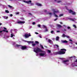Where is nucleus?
<instances>
[{
  "label": "nucleus",
  "instance_id": "21",
  "mask_svg": "<svg viewBox=\"0 0 77 77\" xmlns=\"http://www.w3.org/2000/svg\"><path fill=\"white\" fill-rule=\"evenodd\" d=\"M57 27H62V26L61 25H60L59 24H57Z\"/></svg>",
  "mask_w": 77,
  "mask_h": 77
},
{
  "label": "nucleus",
  "instance_id": "8",
  "mask_svg": "<svg viewBox=\"0 0 77 77\" xmlns=\"http://www.w3.org/2000/svg\"><path fill=\"white\" fill-rule=\"evenodd\" d=\"M32 35H31V34H30V33L29 34H25V36L26 38H29V36H31Z\"/></svg>",
  "mask_w": 77,
  "mask_h": 77
},
{
  "label": "nucleus",
  "instance_id": "38",
  "mask_svg": "<svg viewBox=\"0 0 77 77\" xmlns=\"http://www.w3.org/2000/svg\"><path fill=\"white\" fill-rule=\"evenodd\" d=\"M4 18H5V19H8V17H6V16L4 17Z\"/></svg>",
  "mask_w": 77,
  "mask_h": 77
},
{
  "label": "nucleus",
  "instance_id": "64",
  "mask_svg": "<svg viewBox=\"0 0 77 77\" xmlns=\"http://www.w3.org/2000/svg\"><path fill=\"white\" fill-rule=\"evenodd\" d=\"M60 24H62V22H60Z\"/></svg>",
  "mask_w": 77,
  "mask_h": 77
},
{
  "label": "nucleus",
  "instance_id": "61",
  "mask_svg": "<svg viewBox=\"0 0 77 77\" xmlns=\"http://www.w3.org/2000/svg\"><path fill=\"white\" fill-rule=\"evenodd\" d=\"M1 25H2V23H0V26H1Z\"/></svg>",
  "mask_w": 77,
  "mask_h": 77
},
{
  "label": "nucleus",
  "instance_id": "5",
  "mask_svg": "<svg viewBox=\"0 0 77 77\" xmlns=\"http://www.w3.org/2000/svg\"><path fill=\"white\" fill-rule=\"evenodd\" d=\"M48 43L49 44H51V45H50V44H49V45L50 47H52V44H53V41L52 40H50V39H48Z\"/></svg>",
  "mask_w": 77,
  "mask_h": 77
},
{
  "label": "nucleus",
  "instance_id": "25",
  "mask_svg": "<svg viewBox=\"0 0 77 77\" xmlns=\"http://www.w3.org/2000/svg\"><path fill=\"white\" fill-rule=\"evenodd\" d=\"M5 12H6V13H9V11L8 10H5Z\"/></svg>",
  "mask_w": 77,
  "mask_h": 77
},
{
  "label": "nucleus",
  "instance_id": "29",
  "mask_svg": "<svg viewBox=\"0 0 77 77\" xmlns=\"http://www.w3.org/2000/svg\"><path fill=\"white\" fill-rule=\"evenodd\" d=\"M36 45V44H35V43H33V44H32V46H33V47H35V46Z\"/></svg>",
  "mask_w": 77,
  "mask_h": 77
},
{
  "label": "nucleus",
  "instance_id": "2",
  "mask_svg": "<svg viewBox=\"0 0 77 77\" xmlns=\"http://www.w3.org/2000/svg\"><path fill=\"white\" fill-rule=\"evenodd\" d=\"M52 11H53V14L54 15V17H56V18H57V17H58V16L56 14L59 13V10L56 9H52Z\"/></svg>",
  "mask_w": 77,
  "mask_h": 77
},
{
  "label": "nucleus",
  "instance_id": "52",
  "mask_svg": "<svg viewBox=\"0 0 77 77\" xmlns=\"http://www.w3.org/2000/svg\"><path fill=\"white\" fill-rule=\"evenodd\" d=\"M63 27H66V25H63Z\"/></svg>",
  "mask_w": 77,
  "mask_h": 77
},
{
  "label": "nucleus",
  "instance_id": "54",
  "mask_svg": "<svg viewBox=\"0 0 77 77\" xmlns=\"http://www.w3.org/2000/svg\"><path fill=\"white\" fill-rule=\"evenodd\" d=\"M29 15H32V14L30 13H29Z\"/></svg>",
  "mask_w": 77,
  "mask_h": 77
},
{
  "label": "nucleus",
  "instance_id": "43",
  "mask_svg": "<svg viewBox=\"0 0 77 77\" xmlns=\"http://www.w3.org/2000/svg\"><path fill=\"white\" fill-rule=\"evenodd\" d=\"M50 53H51V51L49 50H48V54H49Z\"/></svg>",
  "mask_w": 77,
  "mask_h": 77
},
{
  "label": "nucleus",
  "instance_id": "53",
  "mask_svg": "<svg viewBox=\"0 0 77 77\" xmlns=\"http://www.w3.org/2000/svg\"><path fill=\"white\" fill-rule=\"evenodd\" d=\"M28 43H32V41L28 42Z\"/></svg>",
  "mask_w": 77,
  "mask_h": 77
},
{
  "label": "nucleus",
  "instance_id": "14",
  "mask_svg": "<svg viewBox=\"0 0 77 77\" xmlns=\"http://www.w3.org/2000/svg\"><path fill=\"white\" fill-rule=\"evenodd\" d=\"M36 5L38 6H42V5L41 4H39V3H36Z\"/></svg>",
  "mask_w": 77,
  "mask_h": 77
},
{
  "label": "nucleus",
  "instance_id": "45",
  "mask_svg": "<svg viewBox=\"0 0 77 77\" xmlns=\"http://www.w3.org/2000/svg\"><path fill=\"white\" fill-rule=\"evenodd\" d=\"M36 24V23H35V22H34L32 23V24L33 25H35V24Z\"/></svg>",
  "mask_w": 77,
  "mask_h": 77
},
{
  "label": "nucleus",
  "instance_id": "46",
  "mask_svg": "<svg viewBox=\"0 0 77 77\" xmlns=\"http://www.w3.org/2000/svg\"><path fill=\"white\" fill-rule=\"evenodd\" d=\"M3 28H4V29H5V30H7V29H6V28L5 27H4Z\"/></svg>",
  "mask_w": 77,
  "mask_h": 77
},
{
  "label": "nucleus",
  "instance_id": "60",
  "mask_svg": "<svg viewBox=\"0 0 77 77\" xmlns=\"http://www.w3.org/2000/svg\"><path fill=\"white\" fill-rule=\"evenodd\" d=\"M21 19H22V20H24V18H21Z\"/></svg>",
  "mask_w": 77,
  "mask_h": 77
},
{
  "label": "nucleus",
  "instance_id": "40",
  "mask_svg": "<svg viewBox=\"0 0 77 77\" xmlns=\"http://www.w3.org/2000/svg\"><path fill=\"white\" fill-rule=\"evenodd\" d=\"M59 59H60V60H63V58H59Z\"/></svg>",
  "mask_w": 77,
  "mask_h": 77
},
{
  "label": "nucleus",
  "instance_id": "34",
  "mask_svg": "<svg viewBox=\"0 0 77 77\" xmlns=\"http://www.w3.org/2000/svg\"><path fill=\"white\" fill-rule=\"evenodd\" d=\"M8 7H9V8H12V6H11V5H8Z\"/></svg>",
  "mask_w": 77,
  "mask_h": 77
},
{
  "label": "nucleus",
  "instance_id": "57",
  "mask_svg": "<svg viewBox=\"0 0 77 77\" xmlns=\"http://www.w3.org/2000/svg\"><path fill=\"white\" fill-rule=\"evenodd\" d=\"M35 34H36L37 35H38V33L37 32H35Z\"/></svg>",
  "mask_w": 77,
  "mask_h": 77
},
{
  "label": "nucleus",
  "instance_id": "24",
  "mask_svg": "<svg viewBox=\"0 0 77 77\" xmlns=\"http://www.w3.org/2000/svg\"><path fill=\"white\" fill-rule=\"evenodd\" d=\"M47 27H46V26L44 25H42V28H44L45 29Z\"/></svg>",
  "mask_w": 77,
  "mask_h": 77
},
{
  "label": "nucleus",
  "instance_id": "36",
  "mask_svg": "<svg viewBox=\"0 0 77 77\" xmlns=\"http://www.w3.org/2000/svg\"><path fill=\"white\" fill-rule=\"evenodd\" d=\"M40 47H41V48H42V49H44V47L42 46V45H40Z\"/></svg>",
  "mask_w": 77,
  "mask_h": 77
},
{
  "label": "nucleus",
  "instance_id": "10",
  "mask_svg": "<svg viewBox=\"0 0 77 77\" xmlns=\"http://www.w3.org/2000/svg\"><path fill=\"white\" fill-rule=\"evenodd\" d=\"M17 23L18 24H23L24 23H25V21H18V22H17Z\"/></svg>",
  "mask_w": 77,
  "mask_h": 77
},
{
  "label": "nucleus",
  "instance_id": "17",
  "mask_svg": "<svg viewBox=\"0 0 77 77\" xmlns=\"http://www.w3.org/2000/svg\"><path fill=\"white\" fill-rule=\"evenodd\" d=\"M26 3H27L28 4H29L30 3H32V1L31 0H29L26 1Z\"/></svg>",
  "mask_w": 77,
  "mask_h": 77
},
{
  "label": "nucleus",
  "instance_id": "56",
  "mask_svg": "<svg viewBox=\"0 0 77 77\" xmlns=\"http://www.w3.org/2000/svg\"><path fill=\"white\" fill-rule=\"evenodd\" d=\"M12 16H13V15H12V14H11L10 17H12Z\"/></svg>",
  "mask_w": 77,
  "mask_h": 77
},
{
  "label": "nucleus",
  "instance_id": "16",
  "mask_svg": "<svg viewBox=\"0 0 77 77\" xmlns=\"http://www.w3.org/2000/svg\"><path fill=\"white\" fill-rule=\"evenodd\" d=\"M61 42L62 43H67L68 42V41H66V40H62Z\"/></svg>",
  "mask_w": 77,
  "mask_h": 77
},
{
  "label": "nucleus",
  "instance_id": "48",
  "mask_svg": "<svg viewBox=\"0 0 77 77\" xmlns=\"http://www.w3.org/2000/svg\"><path fill=\"white\" fill-rule=\"evenodd\" d=\"M39 36L40 38H42V37L41 36V35H39Z\"/></svg>",
  "mask_w": 77,
  "mask_h": 77
},
{
  "label": "nucleus",
  "instance_id": "7",
  "mask_svg": "<svg viewBox=\"0 0 77 77\" xmlns=\"http://www.w3.org/2000/svg\"><path fill=\"white\" fill-rule=\"evenodd\" d=\"M69 13H71L72 15H75V14L76 13L72 11L71 10H69Z\"/></svg>",
  "mask_w": 77,
  "mask_h": 77
},
{
  "label": "nucleus",
  "instance_id": "39",
  "mask_svg": "<svg viewBox=\"0 0 77 77\" xmlns=\"http://www.w3.org/2000/svg\"><path fill=\"white\" fill-rule=\"evenodd\" d=\"M60 2H62L61 1H58L57 2L58 3H60Z\"/></svg>",
  "mask_w": 77,
  "mask_h": 77
},
{
  "label": "nucleus",
  "instance_id": "23",
  "mask_svg": "<svg viewBox=\"0 0 77 77\" xmlns=\"http://www.w3.org/2000/svg\"><path fill=\"white\" fill-rule=\"evenodd\" d=\"M73 27H74L75 29H76V28H77V26H76V25H75V24L73 25Z\"/></svg>",
  "mask_w": 77,
  "mask_h": 77
},
{
  "label": "nucleus",
  "instance_id": "13",
  "mask_svg": "<svg viewBox=\"0 0 77 77\" xmlns=\"http://www.w3.org/2000/svg\"><path fill=\"white\" fill-rule=\"evenodd\" d=\"M69 20H71L72 21H75V20H76V19L75 18L72 19V18H69Z\"/></svg>",
  "mask_w": 77,
  "mask_h": 77
},
{
  "label": "nucleus",
  "instance_id": "44",
  "mask_svg": "<svg viewBox=\"0 0 77 77\" xmlns=\"http://www.w3.org/2000/svg\"><path fill=\"white\" fill-rule=\"evenodd\" d=\"M31 6H33V5H34V4L33 3H30Z\"/></svg>",
  "mask_w": 77,
  "mask_h": 77
},
{
  "label": "nucleus",
  "instance_id": "15",
  "mask_svg": "<svg viewBox=\"0 0 77 77\" xmlns=\"http://www.w3.org/2000/svg\"><path fill=\"white\" fill-rule=\"evenodd\" d=\"M39 55L40 56H44V55H45V54L42 53H40L39 54Z\"/></svg>",
  "mask_w": 77,
  "mask_h": 77
},
{
  "label": "nucleus",
  "instance_id": "35",
  "mask_svg": "<svg viewBox=\"0 0 77 77\" xmlns=\"http://www.w3.org/2000/svg\"><path fill=\"white\" fill-rule=\"evenodd\" d=\"M63 14H61L59 15V17H61L62 16H63Z\"/></svg>",
  "mask_w": 77,
  "mask_h": 77
},
{
  "label": "nucleus",
  "instance_id": "11",
  "mask_svg": "<svg viewBox=\"0 0 77 77\" xmlns=\"http://www.w3.org/2000/svg\"><path fill=\"white\" fill-rule=\"evenodd\" d=\"M67 29H68L69 32H70V31L71 30V27L69 26H67Z\"/></svg>",
  "mask_w": 77,
  "mask_h": 77
},
{
  "label": "nucleus",
  "instance_id": "3",
  "mask_svg": "<svg viewBox=\"0 0 77 77\" xmlns=\"http://www.w3.org/2000/svg\"><path fill=\"white\" fill-rule=\"evenodd\" d=\"M34 51L36 53H38V52H43V51H42L41 49L38 47L34 49Z\"/></svg>",
  "mask_w": 77,
  "mask_h": 77
},
{
  "label": "nucleus",
  "instance_id": "22",
  "mask_svg": "<svg viewBox=\"0 0 77 77\" xmlns=\"http://www.w3.org/2000/svg\"><path fill=\"white\" fill-rule=\"evenodd\" d=\"M51 34H54V31H51Z\"/></svg>",
  "mask_w": 77,
  "mask_h": 77
},
{
  "label": "nucleus",
  "instance_id": "32",
  "mask_svg": "<svg viewBox=\"0 0 77 77\" xmlns=\"http://www.w3.org/2000/svg\"><path fill=\"white\" fill-rule=\"evenodd\" d=\"M45 29V32L48 31V29H47V27H46Z\"/></svg>",
  "mask_w": 77,
  "mask_h": 77
},
{
  "label": "nucleus",
  "instance_id": "18",
  "mask_svg": "<svg viewBox=\"0 0 77 77\" xmlns=\"http://www.w3.org/2000/svg\"><path fill=\"white\" fill-rule=\"evenodd\" d=\"M70 58H73V59H76L77 57L75 56H72L70 57Z\"/></svg>",
  "mask_w": 77,
  "mask_h": 77
},
{
  "label": "nucleus",
  "instance_id": "62",
  "mask_svg": "<svg viewBox=\"0 0 77 77\" xmlns=\"http://www.w3.org/2000/svg\"><path fill=\"white\" fill-rule=\"evenodd\" d=\"M24 2H25V3H26V1H24Z\"/></svg>",
  "mask_w": 77,
  "mask_h": 77
},
{
  "label": "nucleus",
  "instance_id": "27",
  "mask_svg": "<svg viewBox=\"0 0 77 77\" xmlns=\"http://www.w3.org/2000/svg\"><path fill=\"white\" fill-rule=\"evenodd\" d=\"M54 46H55L57 48H59V46H58L57 45H54Z\"/></svg>",
  "mask_w": 77,
  "mask_h": 77
},
{
  "label": "nucleus",
  "instance_id": "9",
  "mask_svg": "<svg viewBox=\"0 0 77 77\" xmlns=\"http://www.w3.org/2000/svg\"><path fill=\"white\" fill-rule=\"evenodd\" d=\"M21 49L23 50L27 49V47L25 46H22Z\"/></svg>",
  "mask_w": 77,
  "mask_h": 77
},
{
  "label": "nucleus",
  "instance_id": "47",
  "mask_svg": "<svg viewBox=\"0 0 77 77\" xmlns=\"http://www.w3.org/2000/svg\"><path fill=\"white\" fill-rule=\"evenodd\" d=\"M57 19H58L57 18L54 19V21H56L57 20Z\"/></svg>",
  "mask_w": 77,
  "mask_h": 77
},
{
  "label": "nucleus",
  "instance_id": "33",
  "mask_svg": "<svg viewBox=\"0 0 77 77\" xmlns=\"http://www.w3.org/2000/svg\"><path fill=\"white\" fill-rule=\"evenodd\" d=\"M37 26L38 27H41V25L40 24H38L37 25Z\"/></svg>",
  "mask_w": 77,
  "mask_h": 77
},
{
  "label": "nucleus",
  "instance_id": "26",
  "mask_svg": "<svg viewBox=\"0 0 77 77\" xmlns=\"http://www.w3.org/2000/svg\"><path fill=\"white\" fill-rule=\"evenodd\" d=\"M48 14L50 15L51 17V15H52V13H49Z\"/></svg>",
  "mask_w": 77,
  "mask_h": 77
},
{
  "label": "nucleus",
  "instance_id": "51",
  "mask_svg": "<svg viewBox=\"0 0 77 77\" xmlns=\"http://www.w3.org/2000/svg\"><path fill=\"white\" fill-rule=\"evenodd\" d=\"M57 33H59V32H60V31H57Z\"/></svg>",
  "mask_w": 77,
  "mask_h": 77
},
{
  "label": "nucleus",
  "instance_id": "49",
  "mask_svg": "<svg viewBox=\"0 0 77 77\" xmlns=\"http://www.w3.org/2000/svg\"><path fill=\"white\" fill-rule=\"evenodd\" d=\"M69 41H70V42H72V41L71 39H69Z\"/></svg>",
  "mask_w": 77,
  "mask_h": 77
},
{
  "label": "nucleus",
  "instance_id": "41",
  "mask_svg": "<svg viewBox=\"0 0 77 77\" xmlns=\"http://www.w3.org/2000/svg\"><path fill=\"white\" fill-rule=\"evenodd\" d=\"M47 11L46 10H44V12H45V13H47Z\"/></svg>",
  "mask_w": 77,
  "mask_h": 77
},
{
  "label": "nucleus",
  "instance_id": "20",
  "mask_svg": "<svg viewBox=\"0 0 77 77\" xmlns=\"http://www.w3.org/2000/svg\"><path fill=\"white\" fill-rule=\"evenodd\" d=\"M59 37L57 36L56 38V41H58V40H59Z\"/></svg>",
  "mask_w": 77,
  "mask_h": 77
},
{
  "label": "nucleus",
  "instance_id": "37",
  "mask_svg": "<svg viewBox=\"0 0 77 77\" xmlns=\"http://www.w3.org/2000/svg\"><path fill=\"white\" fill-rule=\"evenodd\" d=\"M14 36V35H13V34H11V37L12 38Z\"/></svg>",
  "mask_w": 77,
  "mask_h": 77
},
{
  "label": "nucleus",
  "instance_id": "55",
  "mask_svg": "<svg viewBox=\"0 0 77 77\" xmlns=\"http://www.w3.org/2000/svg\"><path fill=\"white\" fill-rule=\"evenodd\" d=\"M64 31L65 32L66 31V29H64Z\"/></svg>",
  "mask_w": 77,
  "mask_h": 77
},
{
  "label": "nucleus",
  "instance_id": "4",
  "mask_svg": "<svg viewBox=\"0 0 77 77\" xmlns=\"http://www.w3.org/2000/svg\"><path fill=\"white\" fill-rule=\"evenodd\" d=\"M69 60H63L62 62V63L65 65L66 66H68L69 65Z\"/></svg>",
  "mask_w": 77,
  "mask_h": 77
},
{
  "label": "nucleus",
  "instance_id": "50",
  "mask_svg": "<svg viewBox=\"0 0 77 77\" xmlns=\"http://www.w3.org/2000/svg\"><path fill=\"white\" fill-rule=\"evenodd\" d=\"M16 15H18V14H19V12H17L16 13Z\"/></svg>",
  "mask_w": 77,
  "mask_h": 77
},
{
  "label": "nucleus",
  "instance_id": "42",
  "mask_svg": "<svg viewBox=\"0 0 77 77\" xmlns=\"http://www.w3.org/2000/svg\"><path fill=\"white\" fill-rule=\"evenodd\" d=\"M66 38H69V36L68 35H66Z\"/></svg>",
  "mask_w": 77,
  "mask_h": 77
},
{
  "label": "nucleus",
  "instance_id": "31",
  "mask_svg": "<svg viewBox=\"0 0 77 77\" xmlns=\"http://www.w3.org/2000/svg\"><path fill=\"white\" fill-rule=\"evenodd\" d=\"M50 54H48V55L49 56H51V55H52L53 54H52V53L51 52L50 53H49Z\"/></svg>",
  "mask_w": 77,
  "mask_h": 77
},
{
  "label": "nucleus",
  "instance_id": "6",
  "mask_svg": "<svg viewBox=\"0 0 77 77\" xmlns=\"http://www.w3.org/2000/svg\"><path fill=\"white\" fill-rule=\"evenodd\" d=\"M72 66H77V60L72 64Z\"/></svg>",
  "mask_w": 77,
  "mask_h": 77
},
{
  "label": "nucleus",
  "instance_id": "63",
  "mask_svg": "<svg viewBox=\"0 0 77 77\" xmlns=\"http://www.w3.org/2000/svg\"><path fill=\"white\" fill-rule=\"evenodd\" d=\"M75 44H76V45H77V43H76Z\"/></svg>",
  "mask_w": 77,
  "mask_h": 77
},
{
  "label": "nucleus",
  "instance_id": "1",
  "mask_svg": "<svg viewBox=\"0 0 77 77\" xmlns=\"http://www.w3.org/2000/svg\"><path fill=\"white\" fill-rule=\"evenodd\" d=\"M61 51L58 52H54L53 53V54H54V55H57V54L61 55L62 54H65V53H66V51H66V49H61Z\"/></svg>",
  "mask_w": 77,
  "mask_h": 77
},
{
  "label": "nucleus",
  "instance_id": "59",
  "mask_svg": "<svg viewBox=\"0 0 77 77\" xmlns=\"http://www.w3.org/2000/svg\"><path fill=\"white\" fill-rule=\"evenodd\" d=\"M45 39H46V40L47 41V39H48V38H45Z\"/></svg>",
  "mask_w": 77,
  "mask_h": 77
},
{
  "label": "nucleus",
  "instance_id": "28",
  "mask_svg": "<svg viewBox=\"0 0 77 77\" xmlns=\"http://www.w3.org/2000/svg\"><path fill=\"white\" fill-rule=\"evenodd\" d=\"M16 46L17 47H20V46H21V45H16Z\"/></svg>",
  "mask_w": 77,
  "mask_h": 77
},
{
  "label": "nucleus",
  "instance_id": "58",
  "mask_svg": "<svg viewBox=\"0 0 77 77\" xmlns=\"http://www.w3.org/2000/svg\"><path fill=\"white\" fill-rule=\"evenodd\" d=\"M50 26L51 27H53V26L52 25H50Z\"/></svg>",
  "mask_w": 77,
  "mask_h": 77
},
{
  "label": "nucleus",
  "instance_id": "19",
  "mask_svg": "<svg viewBox=\"0 0 77 77\" xmlns=\"http://www.w3.org/2000/svg\"><path fill=\"white\" fill-rule=\"evenodd\" d=\"M61 36L63 38H65V37H66V35L65 34H63Z\"/></svg>",
  "mask_w": 77,
  "mask_h": 77
},
{
  "label": "nucleus",
  "instance_id": "12",
  "mask_svg": "<svg viewBox=\"0 0 77 77\" xmlns=\"http://www.w3.org/2000/svg\"><path fill=\"white\" fill-rule=\"evenodd\" d=\"M2 32H6V33H8V31H6L5 29H4L2 31H0V33H2Z\"/></svg>",
  "mask_w": 77,
  "mask_h": 77
},
{
  "label": "nucleus",
  "instance_id": "30",
  "mask_svg": "<svg viewBox=\"0 0 77 77\" xmlns=\"http://www.w3.org/2000/svg\"><path fill=\"white\" fill-rule=\"evenodd\" d=\"M35 43H36V44H39V42L37 41H35Z\"/></svg>",
  "mask_w": 77,
  "mask_h": 77
}]
</instances>
